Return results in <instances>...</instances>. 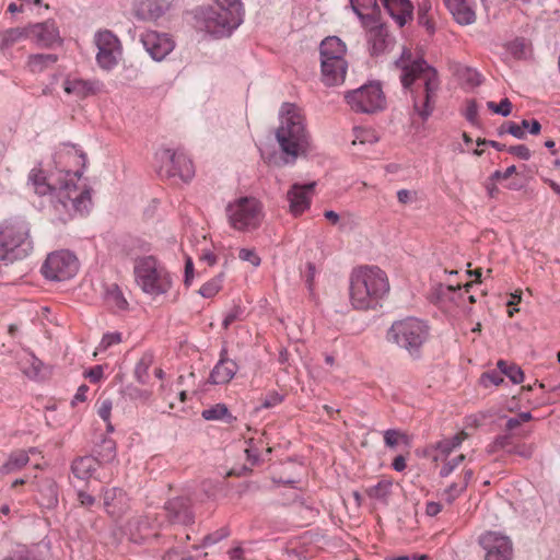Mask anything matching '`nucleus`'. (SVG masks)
Returning <instances> with one entry per match:
<instances>
[{
  "label": "nucleus",
  "mask_w": 560,
  "mask_h": 560,
  "mask_svg": "<svg viewBox=\"0 0 560 560\" xmlns=\"http://www.w3.org/2000/svg\"><path fill=\"white\" fill-rule=\"evenodd\" d=\"M395 66L401 71L402 86L412 93L415 110L423 120L428 119L434 109L440 86L438 72L423 59L413 57L408 48H404Z\"/></svg>",
  "instance_id": "obj_1"
},
{
  "label": "nucleus",
  "mask_w": 560,
  "mask_h": 560,
  "mask_svg": "<svg viewBox=\"0 0 560 560\" xmlns=\"http://www.w3.org/2000/svg\"><path fill=\"white\" fill-rule=\"evenodd\" d=\"M74 173L62 178L58 172L46 176L42 167H33L28 174V185L39 196L54 195L69 215H83L92 206L91 191L86 185L74 184Z\"/></svg>",
  "instance_id": "obj_2"
},
{
  "label": "nucleus",
  "mask_w": 560,
  "mask_h": 560,
  "mask_svg": "<svg viewBox=\"0 0 560 560\" xmlns=\"http://www.w3.org/2000/svg\"><path fill=\"white\" fill-rule=\"evenodd\" d=\"M389 291L388 276L377 266L355 267L349 276V300L354 310H375Z\"/></svg>",
  "instance_id": "obj_3"
},
{
  "label": "nucleus",
  "mask_w": 560,
  "mask_h": 560,
  "mask_svg": "<svg viewBox=\"0 0 560 560\" xmlns=\"http://www.w3.org/2000/svg\"><path fill=\"white\" fill-rule=\"evenodd\" d=\"M243 4L238 0H215L197 11L199 27L217 37L229 36L242 22Z\"/></svg>",
  "instance_id": "obj_4"
},
{
  "label": "nucleus",
  "mask_w": 560,
  "mask_h": 560,
  "mask_svg": "<svg viewBox=\"0 0 560 560\" xmlns=\"http://www.w3.org/2000/svg\"><path fill=\"white\" fill-rule=\"evenodd\" d=\"M276 138L282 151L288 155L296 158L304 152L307 145L304 116L294 104H283Z\"/></svg>",
  "instance_id": "obj_5"
},
{
  "label": "nucleus",
  "mask_w": 560,
  "mask_h": 560,
  "mask_svg": "<svg viewBox=\"0 0 560 560\" xmlns=\"http://www.w3.org/2000/svg\"><path fill=\"white\" fill-rule=\"evenodd\" d=\"M135 282L140 290L156 299L173 287V278L166 267L153 256L137 258L133 264Z\"/></svg>",
  "instance_id": "obj_6"
},
{
  "label": "nucleus",
  "mask_w": 560,
  "mask_h": 560,
  "mask_svg": "<svg viewBox=\"0 0 560 560\" xmlns=\"http://www.w3.org/2000/svg\"><path fill=\"white\" fill-rule=\"evenodd\" d=\"M322 81L327 86L343 83L348 70L346 44L337 36L326 37L319 46Z\"/></svg>",
  "instance_id": "obj_7"
},
{
  "label": "nucleus",
  "mask_w": 560,
  "mask_h": 560,
  "mask_svg": "<svg viewBox=\"0 0 560 560\" xmlns=\"http://www.w3.org/2000/svg\"><path fill=\"white\" fill-rule=\"evenodd\" d=\"M430 326L417 317H406L395 320L386 332L390 346L402 350H417L429 340Z\"/></svg>",
  "instance_id": "obj_8"
},
{
  "label": "nucleus",
  "mask_w": 560,
  "mask_h": 560,
  "mask_svg": "<svg viewBox=\"0 0 560 560\" xmlns=\"http://www.w3.org/2000/svg\"><path fill=\"white\" fill-rule=\"evenodd\" d=\"M231 229L248 233L257 230L265 218L264 206L255 197H240L229 202L225 209Z\"/></svg>",
  "instance_id": "obj_9"
},
{
  "label": "nucleus",
  "mask_w": 560,
  "mask_h": 560,
  "mask_svg": "<svg viewBox=\"0 0 560 560\" xmlns=\"http://www.w3.org/2000/svg\"><path fill=\"white\" fill-rule=\"evenodd\" d=\"M33 249L25 224H11L2 230V261L13 262L30 255Z\"/></svg>",
  "instance_id": "obj_10"
},
{
  "label": "nucleus",
  "mask_w": 560,
  "mask_h": 560,
  "mask_svg": "<svg viewBox=\"0 0 560 560\" xmlns=\"http://www.w3.org/2000/svg\"><path fill=\"white\" fill-rule=\"evenodd\" d=\"M345 100L352 110L366 114L382 110L386 104L384 92L378 83H369L349 91Z\"/></svg>",
  "instance_id": "obj_11"
},
{
  "label": "nucleus",
  "mask_w": 560,
  "mask_h": 560,
  "mask_svg": "<svg viewBox=\"0 0 560 560\" xmlns=\"http://www.w3.org/2000/svg\"><path fill=\"white\" fill-rule=\"evenodd\" d=\"M79 260L73 253L60 249L50 253L42 266L45 278L56 281H65L77 275Z\"/></svg>",
  "instance_id": "obj_12"
},
{
  "label": "nucleus",
  "mask_w": 560,
  "mask_h": 560,
  "mask_svg": "<svg viewBox=\"0 0 560 560\" xmlns=\"http://www.w3.org/2000/svg\"><path fill=\"white\" fill-rule=\"evenodd\" d=\"M97 47L96 62L106 71L113 70L121 57V45L119 39L109 31H101L95 35Z\"/></svg>",
  "instance_id": "obj_13"
},
{
  "label": "nucleus",
  "mask_w": 560,
  "mask_h": 560,
  "mask_svg": "<svg viewBox=\"0 0 560 560\" xmlns=\"http://www.w3.org/2000/svg\"><path fill=\"white\" fill-rule=\"evenodd\" d=\"M162 162L161 172L167 177H178L188 182L195 174L191 160L183 152H174L170 149L163 150L160 154Z\"/></svg>",
  "instance_id": "obj_14"
},
{
  "label": "nucleus",
  "mask_w": 560,
  "mask_h": 560,
  "mask_svg": "<svg viewBox=\"0 0 560 560\" xmlns=\"http://www.w3.org/2000/svg\"><path fill=\"white\" fill-rule=\"evenodd\" d=\"M478 541L485 551V560L513 559V544L510 537L490 530L480 535Z\"/></svg>",
  "instance_id": "obj_15"
},
{
  "label": "nucleus",
  "mask_w": 560,
  "mask_h": 560,
  "mask_svg": "<svg viewBox=\"0 0 560 560\" xmlns=\"http://www.w3.org/2000/svg\"><path fill=\"white\" fill-rule=\"evenodd\" d=\"M55 163L58 174L67 178V173H74V184L79 185L80 168L85 163V155L72 145H65L55 155Z\"/></svg>",
  "instance_id": "obj_16"
},
{
  "label": "nucleus",
  "mask_w": 560,
  "mask_h": 560,
  "mask_svg": "<svg viewBox=\"0 0 560 560\" xmlns=\"http://www.w3.org/2000/svg\"><path fill=\"white\" fill-rule=\"evenodd\" d=\"M143 47L156 61L163 60L175 47L174 40L164 33L147 31L141 36Z\"/></svg>",
  "instance_id": "obj_17"
},
{
  "label": "nucleus",
  "mask_w": 560,
  "mask_h": 560,
  "mask_svg": "<svg viewBox=\"0 0 560 560\" xmlns=\"http://www.w3.org/2000/svg\"><path fill=\"white\" fill-rule=\"evenodd\" d=\"M164 511L170 524L189 525L195 521L191 502L185 497H177L166 501Z\"/></svg>",
  "instance_id": "obj_18"
},
{
  "label": "nucleus",
  "mask_w": 560,
  "mask_h": 560,
  "mask_svg": "<svg viewBox=\"0 0 560 560\" xmlns=\"http://www.w3.org/2000/svg\"><path fill=\"white\" fill-rule=\"evenodd\" d=\"M314 187L315 183L292 185L287 194L290 213L294 217H299L310 208Z\"/></svg>",
  "instance_id": "obj_19"
},
{
  "label": "nucleus",
  "mask_w": 560,
  "mask_h": 560,
  "mask_svg": "<svg viewBox=\"0 0 560 560\" xmlns=\"http://www.w3.org/2000/svg\"><path fill=\"white\" fill-rule=\"evenodd\" d=\"M467 436V433L462 431L451 438H444L430 445L427 448V454L431 456L434 462H445L447 457L462 445Z\"/></svg>",
  "instance_id": "obj_20"
},
{
  "label": "nucleus",
  "mask_w": 560,
  "mask_h": 560,
  "mask_svg": "<svg viewBox=\"0 0 560 560\" xmlns=\"http://www.w3.org/2000/svg\"><path fill=\"white\" fill-rule=\"evenodd\" d=\"M172 9L170 0H142L135 5V14L143 21H156Z\"/></svg>",
  "instance_id": "obj_21"
},
{
  "label": "nucleus",
  "mask_w": 560,
  "mask_h": 560,
  "mask_svg": "<svg viewBox=\"0 0 560 560\" xmlns=\"http://www.w3.org/2000/svg\"><path fill=\"white\" fill-rule=\"evenodd\" d=\"M19 365L23 374L34 381L45 380L50 374L49 365L38 359L34 352H23L19 359Z\"/></svg>",
  "instance_id": "obj_22"
},
{
  "label": "nucleus",
  "mask_w": 560,
  "mask_h": 560,
  "mask_svg": "<svg viewBox=\"0 0 560 560\" xmlns=\"http://www.w3.org/2000/svg\"><path fill=\"white\" fill-rule=\"evenodd\" d=\"M27 36L44 47H50L55 43L60 42L59 30L56 23L50 20L31 26Z\"/></svg>",
  "instance_id": "obj_23"
},
{
  "label": "nucleus",
  "mask_w": 560,
  "mask_h": 560,
  "mask_svg": "<svg viewBox=\"0 0 560 560\" xmlns=\"http://www.w3.org/2000/svg\"><path fill=\"white\" fill-rule=\"evenodd\" d=\"M444 4L457 23L470 25L476 22V3L474 0H444Z\"/></svg>",
  "instance_id": "obj_24"
},
{
  "label": "nucleus",
  "mask_w": 560,
  "mask_h": 560,
  "mask_svg": "<svg viewBox=\"0 0 560 560\" xmlns=\"http://www.w3.org/2000/svg\"><path fill=\"white\" fill-rule=\"evenodd\" d=\"M384 8L399 26L412 19L413 5L410 0H381Z\"/></svg>",
  "instance_id": "obj_25"
},
{
  "label": "nucleus",
  "mask_w": 560,
  "mask_h": 560,
  "mask_svg": "<svg viewBox=\"0 0 560 560\" xmlns=\"http://www.w3.org/2000/svg\"><path fill=\"white\" fill-rule=\"evenodd\" d=\"M238 365L235 361L222 358L212 369L209 381L214 385L228 384L236 374Z\"/></svg>",
  "instance_id": "obj_26"
},
{
  "label": "nucleus",
  "mask_w": 560,
  "mask_h": 560,
  "mask_svg": "<svg viewBox=\"0 0 560 560\" xmlns=\"http://www.w3.org/2000/svg\"><path fill=\"white\" fill-rule=\"evenodd\" d=\"M368 42L373 55H380L386 51L392 44L387 27L382 24H375L368 31Z\"/></svg>",
  "instance_id": "obj_27"
},
{
  "label": "nucleus",
  "mask_w": 560,
  "mask_h": 560,
  "mask_svg": "<svg viewBox=\"0 0 560 560\" xmlns=\"http://www.w3.org/2000/svg\"><path fill=\"white\" fill-rule=\"evenodd\" d=\"M100 462L93 456H82L72 462L71 470L75 478L88 480L97 470Z\"/></svg>",
  "instance_id": "obj_28"
},
{
  "label": "nucleus",
  "mask_w": 560,
  "mask_h": 560,
  "mask_svg": "<svg viewBox=\"0 0 560 560\" xmlns=\"http://www.w3.org/2000/svg\"><path fill=\"white\" fill-rule=\"evenodd\" d=\"M63 91L67 94L74 95L78 98H84L95 93V88L92 82L82 79H67L63 82Z\"/></svg>",
  "instance_id": "obj_29"
},
{
  "label": "nucleus",
  "mask_w": 560,
  "mask_h": 560,
  "mask_svg": "<svg viewBox=\"0 0 560 560\" xmlns=\"http://www.w3.org/2000/svg\"><path fill=\"white\" fill-rule=\"evenodd\" d=\"M541 125L538 120H522L521 124L516 122H509L508 124V132L514 136L517 139H523L526 135V132H529L530 135H538L540 132Z\"/></svg>",
  "instance_id": "obj_30"
},
{
  "label": "nucleus",
  "mask_w": 560,
  "mask_h": 560,
  "mask_svg": "<svg viewBox=\"0 0 560 560\" xmlns=\"http://www.w3.org/2000/svg\"><path fill=\"white\" fill-rule=\"evenodd\" d=\"M58 60L55 54H37L28 57L27 67L33 73H40L52 67Z\"/></svg>",
  "instance_id": "obj_31"
},
{
  "label": "nucleus",
  "mask_w": 560,
  "mask_h": 560,
  "mask_svg": "<svg viewBox=\"0 0 560 560\" xmlns=\"http://www.w3.org/2000/svg\"><path fill=\"white\" fill-rule=\"evenodd\" d=\"M201 416L208 421L224 420L226 423H232L236 420L232 416L225 404H217L208 409L202 410Z\"/></svg>",
  "instance_id": "obj_32"
},
{
  "label": "nucleus",
  "mask_w": 560,
  "mask_h": 560,
  "mask_svg": "<svg viewBox=\"0 0 560 560\" xmlns=\"http://www.w3.org/2000/svg\"><path fill=\"white\" fill-rule=\"evenodd\" d=\"M497 368L501 371L502 377L506 376L513 384H521L524 381V372L513 362L499 360Z\"/></svg>",
  "instance_id": "obj_33"
},
{
  "label": "nucleus",
  "mask_w": 560,
  "mask_h": 560,
  "mask_svg": "<svg viewBox=\"0 0 560 560\" xmlns=\"http://www.w3.org/2000/svg\"><path fill=\"white\" fill-rule=\"evenodd\" d=\"M393 482L389 479H382L376 485L370 487L366 490V494L369 498L373 500H377L380 502L386 503L390 492H392Z\"/></svg>",
  "instance_id": "obj_34"
},
{
  "label": "nucleus",
  "mask_w": 560,
  "mask_h": 560,
  "mask_svg": "<svg viewBox=\"0 0 560 560\" xmlns=\"http://www.w3.org/2000/svg\"><path fill=\"white\" fill-rule=\"evenodd\" d=\"M30 460L28 453L20 450L13 452L4 465H2V471L11 472L24 467Z\"/></svg>",
  "instance_id": "obj_35"
},
{
  "label": "nucleus",
  "mask_w": 560,
  "mask_h": 560,
  "mask_svg": "<svg viewBox=\"0 0 560 560\" xmlns=\"http://www.w3.org/2000/svg\"><path fill=\"white\" fill-rule=\"evenodd\" d=\"M514 446L513 436L511 434H503L497 436L488 446L487 452L490 454H494L497 452H504L505 454H511L512 448Z\"/></svg>",
  "instance_id": "obj_36"
},
{
  "label": "nucleus",
  "mask_w": 560,
  "mask_h": 560,
  "mask_svg": "<svg viewBox=\"0 0 560 560\" xmlns=\"http://www.w3.org/2000/svg\"><path fill=\"white\" fill-rule=\"evenodd\" d=\"M40 504L47 509H51L58 503L57 486L52 481H48L45 488L40 491Z\"/></svg>",
  "instance_id": "obj_37"
},
{
  "label": "nucleus",
  "mask_w": 560,
  "mask_h": 560,
  "mask_svg": "<svg viewBox=\"0 0 560 560\" xmlns=\"http://www.w3.org/2000/svg\"><path fill=\"white\" fill-rule=\"evenodd\" d=\"M124 395L130 401L147 404L152 397V392L137 386H127L124 390Z\"/></svg>",
  "instance_id": "obj_38"
},
{
  "label": "nucleus",
  "mask_w": 560,
  "mask_h": 560,
  "mask_svg": "<svg viewBox=\"0 0 560 560\" xmlns=\"http://www.w3.org/2000/svg\"><path fill=\"white\" fill-rule=\"evenodd\" d=\"M106 302L108 305L117 310H125L128 305V302L124 298L122 292L115 284L107 289Z\"/></svg>",
  "instance_id": "obj_39"
},
{
  "label": "nucleus",
  "mask_w": 560,
  "mask_h": 560,
  "mask_svg": "<svg viewBox=\"0 0 560 560\" xmlns=\"http://www.w3.org/2000/svg\"><path fill=\"white\" fill-rule=\"evenodd\" d=\"M504 382L501 371L497 370L486 371L480 375L479 384L485 387L499 386Z\"/></svg>",
  "instance_id": "obj_40"
},
{
  "label": "nucleus",
  "mask_w": 560,
  "mask_h": 560,
  "mask_svg": "<svg viewBox=\"0 0 560 560\" xmlns=\"http://www.w3.org/2000/svg\"><path fill=\"white\" fill-rule=\"evenodd\" d=\"M222 276H217L210 279L201 285L199 293L207 299L213 298L222 289Z\"/></svg>",
  "instance_id": "obj_41"
},
{
  "label": "nucleus",
  "mask_w": 560,
  "mask_h": 560,
  "mask_svg": "<svg viewBox=\"0 0 560 560\" xmlns=\"http://www.w3.org/2000/svg\"><path fill=\"white\" fill-rule=\"evenodd\" d=\"M152 362H153L152 355L147 353L137 363L136 369H135V375L140 383H142V384L147 383L148 371H149V368L151 366Z\"/></svg>",
  "instance_id": "obj_42"
},
{
  "label": "nucleus",
  "mask_w": 560,
  "mask_h": 560,
  "mask_svg": "<svg viewBox=\"0 0 560 560\" xmlns=\"http://www.w3.org/2000/svg\"><path fill=\"white\" fill-rule=\"evenodd\" d=\"M124 498V492L121 489L112 488L107 489L104 492V505L109 514H115V500L119 499L120 501Z\"/></svg>",
  "instance_id": "obj_43"
},
{
  "label": "nucleus",
  "mask_w": 560,
  "mask_h": 560,
  "mask_svg": "<svg viewBox=\"0 0 560 560\" xmlns=\"http://www.w3.org/2000/svg\"><path fill=\"white\" fill-rule=\"evenodd\" d=\"M354 139L352 140V144H365V143H374L377 141V137L372 129L366 128H355L353 130Z\"/></svg>",
  "instance_id": "obj_44"
},
{
  "label": "nucleus",
  "mask_w": 560,
  "mask_h": 560,
  "mask_svg": "<svg viewBox=\"0 0 560 560\" xmlns=\"http://www.w3.org/2000/svg\"><path fill=\"white\" fill-rule=\"evenodd\" d=\"M508 50L514 58L522 59L527 56L529 47L524 39L517 38L509 44Z\"/></svg>",
  "instance_id": "obj_45"
},
{
  "label": "nucleus",
  "mask_w": 560,
  "mask_h": 560,
  "mask_svg": "<svg viewBox=\"0 0 560 560\" xmlns=\"http://www.w3.org/2000/svg\"><path fill=\"white\" fill-rule=\"evenodd\" d=\"M487 107L492 113L506 117L512 113L513 105L509 98H503V100H501V102L499 104H497L492 101H489L487 103Z\"/></svg>",
  "instance_id": "obj_46"
},
{
  "label": "nucleus",
  "mask_w": 560,
  "mask_h": 560,
  "mask_svg": "<svg viewBox=\"0 0 560 560\" xmlns=\"http://www.w3.org/2000/svg\"><path fill=\"white\" fill-rule=\"evenodd\" d=\"M467 481H462L460 483L453 482L444 491V498L448 503L454 502L466 489Z\"/></svg>",
  "instance_id": "obj_47"
},
{
  "label": "nucleus",
  "mask_w": 560,
  "mask_h": 560,
  "mask_svg": "<svg viewBox=\"0 0 560 560\" xmlns=\"http://www.w3.org/2000/svg\"><path fill=\"white\" fill-rule=\"evenodd\" d=\"M283 399L284 396L279 394L278 392H270L261 399V405L260 407L257 408V410L273 408L280 405L283 401Z\"/></svg>",
  "instance_id": "obj_48"
},
{
  "label": "nucleus",
  "mask_w": 560,
  "mask_h": 560,
  "mask_svg": "<svg viewBox=\"0 0 560 560\" xmlns=\"http://www.w3.org/2000/svg\"><path fill=\"white\" fill-rule=\"evenodd\" d=\"M230 536V529L228 527H221L217 529L215 532L205 536L203 538V546H212L224 538Z\"/></svg>",
  "instance_id": "obj_49"
},
{
  "label": "nucleus",
  "mask_w": 560,
  "mask_h": 560,
  "mask_svg": "<svg viewBox=\"0 0 560 560\" xmlns=\"http://www.w3.org/2000/svg\"><path fill=\"white\" fill-rule=\"evenodd\" d=\"M465 459V455L460 454L453 459L446 460L440 469V476L442 478L448 477Z\"/></svg>",
  "instance_id": "obj_50"
},
{
  "label": "nucleus",
  "mask_w": 560,
  "mask_h": 560,
  "mask_svg": "<svg viewBox=\"0 0 560 560\" xmlns=\"http://www.w3.org/2000/svg\"><path fill=\"white\" fill-rule=\"evenodd\" d=\"M244 311L241 306H233L224 316V319L222 322L223 327L226 329L235 322L243 319Z\"/></svg>",
  "instance_id": "obj_51"
},
{
  "label": "nucleus",
  "mask_w": 560,
  "mask_h": 560,
  "mask_svg": "<svg viewBox=\"0 0 560 560\" xmlns=\"http://www.w3.org/2000/svg\"><path fill=\"white\" fill-rule=\"evenodd\" d=\"M383 435L385 445L390 448L397 446L399 440L405 438V434L400 433L398 430L395 429L386 430Z\"/></svg>",
  "instance_id": "obj_52"
},
{
  "label": "nucleus",
  "mask_w": 560,
  "mask_h": 560,
  "mask_svg": "<svg viewBox=\"0 0 560 560\" xmlns=\"http://www.w3.org/2000/svg\"><path fill=\"white\" fill-rule=\"evenodd\" d=\"M529 420H532V413L530 412H528V411L520 412L515 417H512V418L508 419L505 428L509 431H512V430L516 429L518 425H521L522 423L527 422Z\"/></svg>",
  "instance_id": "obj_53"
},
{
  "label": "nucleus",
  "mask_w": 560,
  "mask_h": 560,
  "mask_svg": "<svg viewBox=\"0 0 560 560\" xmlns=\"http://www.w3.org/2000/svg\"><path fill=\"white\" fill-rule=\"evenodd\" d=\"M104 454L100 453L104 462H110L116 457V445L113 440H104L102 443Z\"/></svg>",
  "instance_id": "obj_54"
},
{
  "label": "nucleus",
  "mask_w": 560,
  "mask_h": 560,
  "mask_svg": "<svg viewBox=\"0 0 560 560\" xmlns=\"http://www.w3.org/2000/svg\"><path fill=\"white\" fill-rule=\"evenodd\" d=\"M238 257L244 261L250 262L254 267H258L260 265V258L254 249L242 248L238 253Z\"/></svg>",
  "instance_id": "obj_55"
},
{
  "label": "nucleus",
  "mask_w": 560,
  "mask_h": 560,
  "mask_svg": "<svg viewBox=\"0 0 560 560\" xmlns=\"http://www.w3.org/2000/svg\"><path fill=\"white\" fill-rule=\"evenodd\" d=\"M509 152L521 160L527 161L530 159V151L524 144H517V145L510 147Z\"/></svg>",
  "instance_id": "obj_56"
},
{
  "label": "nucleus",
  "mask_w": 560,
  "mask_h": 560,
  "mask_svg": "<svg viewBox=\"0 0 560 560\" xmlns=\"http://www.w3.org/2000/svg\"><path fill=\"white\" fill-rule=\"evenodd\" d=\"M120 341H121V334H119V332H109V334H105L103 336L101 346L103 348H109V347L119 345Z\"/></svg>",
  "instance_id": "obj_57"
},
{
  "label": "nucleus",
  "mask_w": 560,
  "mask_h": 560,
  "mask_svg": "<svg viewBox=\"0 0 560 560\" xmlns=\"http://www.w3.org/2000/svg\"><path fill=\"white\" fill-rule=\"evenodd\" d=\"M518 455L523 458H529L533 455V446L527 444H515L512 448V453L510 455Z\"/></svg>",
  "instance_id": "obj_58"
},
{
  "label": "nucleus",
  "mask_w": 560,
  "mask_h": 560,
  "mask_svg": "<svg viewBox=\"0 0 560 560\" xmlns=\"http://www.w3.org/2000/svg\"><path fill=\"white\" fill-rule=\"evenodd\" d=\"M104 374V369L102 365H95L90 370L84 372V376L90 380L91 383H97L101 381Z\"/></svg>",
  "instance_id": "obj_59"
},
{
  "label": "nucleus",
  "mask_w": 560,
  "mask_h": 560,
  "mask_svg": "<svg viewBox=\"0 0 560 560\" xmlns=\"http://www.w3.org/2000/svg\"><path fill=\"white\" fill-rule=\"evenodd\" d=\"M246 443L248 444V447L245 451L246 455H247V459L250 460L253 465L258 464L259 463V453H258V448H256L254 445V440L249 439L248 441H246Z\"/></svg>",
  "instance_id": "obj_60"
},
{
  "label": "nucleus",
  "mask_w": 560,
  "mask_h": 560,
  "mask_svg": "<svg viewBox=\"0 0 560 560\" xmlns=\"http://www.w3.org/2000/svg\"><path fill=\"white\" fill-rule=\"evenodd\" d=\"M416 192L408 189H400L397 191V199L400 203L407 205L415 200Z\"/></svg>",
  "instance_id": "obj_61"
},
{
  "label": "nucleus",
  "mask_w": 560,
  "mask_h": 560,
  "mask_svg": "<svg viewBox=\"0 0 560 560\" xmlns=\"http://www.w3.org/2000/svg\"><path fill=\"white\" fill-rule=\"evenodd\" d=\"M24 37V32L19 30V28H11V30H8L3 35H2V40L4 42H15L20 38Z\"/></svg>",
  "instance_id": "obj_62"
},
{
  "label": "nucleus",
  "mask_w": 560,
  "mask_h": 560,
  "mask_svg": "<svg viewBox=\"0 0 560 560\" xmlns=\"http://www.w3.org/2000/svg\"><path fill=\"white\" fill-rule=\"evenodd\" d=\"M465 116L471 122H474L477 119L478 107L475 101L467 102Z\"/></svg>",
  "instance_id": "obj_63"
},
{
  "label": "nucleus",
  "mask_w": 560,
  "mask_h": 560,
  "mask_svg": "<svg viewBox=\"0 0 560 560\" xmlns=\"http://www.w3.org/2000/svg\"><path fill=\"white\" fill-rule=\"evenodd\" d=\"M5 560H39V559L31 550L22 549L18 552L16 558H9Z\"/></svg>",
  "instance_id": "obj_64"
}]
</instances>
